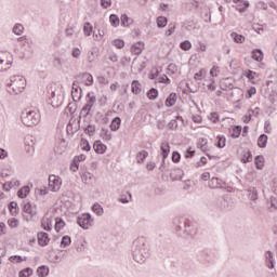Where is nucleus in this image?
Instances as JSON below:
<instances>
[{
  "label": "nucleus",
  "instance_id": "f257e3e1",
  "mask_svg": "<svg viewBox=\"0 0 277 277\" xmlns=\"http://www.w3.org/2000/svg\"><path fill=\"white\" fill-rule=\"evenodd\" d=\"M132 254L133 260L140 265L146 263V260L150 256V247H148V242L144 236L136 238L132 242Z\"/></svg>",
  "mask_w": 277,
  "mask_h": 277
},
{
  "label": "nucleus",
  "instance_id": "f03ea898",
  "mask_svg": "<svg viewBox=\"0 0 277 277\" xmlns=\"http://www.w3.org/2000/svg\"><path fill=\"white\" fill-rule=\"evenodd\" d=\"M175 226V232L177 233L179 237H194L198 233L196 225L193 224L189 219L186 217H179L173 221Z\"/></svg>",
  "mask_w": 277,
  "mask_h": 277
},
{
  "label": "nucleus",
  "instance_id": "7ed1b4c3",
  "mask_svg": "<svg viewBox=\"0 0 277 277\" xmlns=\"http://www.w3.org/2000/svg\"><path fill=\"white\" fill-rule=\"evenodd\" d=\"M27 85V80L23 76H12L8 83L9 94H22Z\"/></svg>",
  "mask_w": 277,
  "mask_h": 277
},
{
  "label": "nucleus",
  "instance_id": "20e7f679",
  "mask_svg": "<svg viewBox=\"0 0 277 277\" xmlns=\"http://www.w3.org/2000/svg\"><path fill=\"white\" fill-rule=\"evenodd\" d=\"M21 120L25 127H36L40 123V113L26 109L22 111Z\"/></svg>",
  "mask_w": 277,
  "mask_h": 277
},
{
  "label": "nucleus",
  "instance_id": "39448f33",
  "mask_svg": "<svg viewBox=\"0 0 277 277\" xmlns=\"http://www.w3.org/2000/svg\"><path fill=\"white\" fill-rule=\"evenodd\" d=\"M22 211L24 213L23 219L26 222H38V211L34 209L31 201L24 203Z\"/></svg>",
  "mask_w": 277,
  "mask_h": 277
},
{
  "label": "nucleus",
  "instance_id": "423d86ee",
  "mask_svg": "<svg viewBox=\"0 0 277 277\" xmlns=\"http://www.w3.org/2000/svg\"><path fill=\"white\" fill-rule=\"evenodd\" d=\"M77 224L83 230H89L94 226V217L90 213H82L81 215L77 216Z\"/></svg>",
  "mask_w": 277,
  "mask_h": 277
},
{
  "label": "nucleus",
  "instance_id": "0eeeda50",
  "mask_svg": "<svg viewBox=\"0 0 277 277\" xmlns=\"http://www.w3.org/2000/svg\"><path fill=\"white\" fill-rule=\"evenodd\" d=\"M48 187L50 192H60V189H62V177L57 175H50Z\"/></svg>",
  "mask_w": 277,
  "mask_h": 277
},
{
  "label": "nucleus",
  "instance_id": "6e6552de",
  "mask_svg": "<svg viewBox=\"0 0 277 277\" xmlns=\"http://www.w3.org/2000/svg\"><path fill=\"white\" fill-rule=\"evenodd\" d=\"M75 79H79L87 87L94 85V77L88 71L78 74Z\"/></svg>",
  "mask_w": 277,
  "mask_h": 277
},
{
  "label": "nucleus",
  "instance_id": "1a4fd4ad",
  "mask_svg": "<svg viewBox=\"0 0 277 277\" xmlns=\"http://www.w3.org/2000/svg\"><path fill=\"white\" fill-rule=\"evenodd\" d=\"M225 186H226V182L215 176L210 179L208 183V187H210V189H224Z\"/></svg>",
  "mask_w": 277,
  "mask_h": 277
},
{
  "label": "nucleus",
  "instance_id": "9d476101",
  "mask_svg": "<svg viewBox=\"0 0 277 277\" xmlns=\"http://www.w3.org/2000/svg\"><path fill=\"white\" fill-rule=\"evenodd\" d=\"M37 241L41 248H47V246H49V242L51 241V238L49 237V234L47 232H39L37 234Z\"/></svg>",
  "mask_w": 277,
  "mask_h": 277
},
{
  "label": "nucleus",
  "instance_id": "9b49d317",
  "mask_svg": "<svg viewBox=\"0 0 277 277\" xmlns=\"http://www.w3.org/2000/svg\"><path fill=\"white\" fill-rule=\"evenodd\" d=\"M85 101L87 103L82 108L87 109L88 111H92V107H94L96 103V95L94 94V92H89L85 96Z\"/></svg>",
  "mask_w": 277,
  "mask_h": 277
},
{
  "label": "nucleus",
  "instance_id": "f8f14e48",
  "mask_svg": "<svg viewBox=\"0 0 277 277\" xmlns=\"http://www.w3.org/2000/svg\"><path fill=\"white\" fill-rule=\"evenodd\" d=\"M234 83H235V79H233V78H224L221 81V83H220V88L224 92H228V90H233L235 88Z\"/></svg>",
  "mask_w": 277,
  "mask_h": 277
},
{
  "label": "nucleus",
  "instance_id": "ddd939ff",
  "mask_svg": "<svg viewBox=\"0 0 277 277\" xmlns=\"http://www.w3.org/2000/svg\"><path fill=\"white\" fill-rule=\"evenodd\" d=\"M93 149L96 155H105L107 153V145H105L101 140L93 143Z\"/></svg>",
  "mask_w": 277,
  "mask_h": 277
},
{
  "label": "nucleus",
  "instance_id": "4468645a",
  "mask_svg": "<svg viewBox=\"0 0 277 277\" xmlns=\"http://www.w3.org/2000/svg\"><path fill=\"white\" fill-rule=\"evenodd\" d=\"M265 265L268 269H274L276 267V260L274 259V253L272 251L265 252Z\"/></svg>",
  "mask_w": 277,
  "mask_h": 277
},
{
  "label": "nucleus",
  "instance_id": "2eb2a0df",
  "mask_svg": "<svg viewBox=\"0 0 277 277\" xmlns=\"http://www.w3.org/2000/svg\"><path fill=\"white\" fill-rule=\"evenodd\" d=\"M216 206L221 211H230V202L228 201V197H220L216 201Z\"/></svg>",
  "mask_w": 277,
  "mask_h": 277
},
{
  "label": "nucleus",
  "instance_id": "dca6fc26",
  "mask_svg": "<svg viewBox=\"0 0 277 277\" xmlns=\"http://www.w3.org/2000/svg\"><path fill=\"white\" fill-rule=\"evenodd\" d=\"M41 228L47 233H51V230H53V219H49L44 216L41 220Z\"/></svg>",
  "mask_w": 277,
  "mask_h": 277
},
{
  "label": "nucleus",
  "instance_id": "f3484780",
  "mask_svg": "<svg viewBox=\"0 0 277 277\" xmlns=\"http://www.w3.org/2000/svg\"><path fill=\"white\" fill-rule=\"evenodd\" d=\"M233 3H242L236 6L237 12H240V14H243V12H246L248 8H250V2L248 0H233Z\"/></svg>",
  "mask_w": 277,
  "mask_h": 277
},
{
  "label": "nucleus",
  "instance_id": "a211bd4d",
  "mask_svg": "<svg viewBox=\"0 0 277 277\" xmlns=\"http://www.w3.org/2000/svg\"><path fill=\"white\" fill-rule=\"evenodd\" d=\"M184 174L183 169H173L170 173V179L171 181H183Z\"/></svg>",
  "mask_w": 277,
  "mask_h": 277
},
{
  "label": "nucleus",
  "instance_id": "6ab92c4d",
  "mask_svg": "<svg viewBox=\"0 0 277 277\" xmlns=\"http://www.w3.org/2000/svg\"><path fill=\"white\" fill-rule=\"evenodd\" d=\"M8 209L10 211V215H12L13 217H16V215H18L21 208H18V202L16 201H11L8 203Z\"/></svg>",
  "mask_w": 277,
  "mask_h": 277
},
{
  "label": "nucleus",
  "instance_id": "aec40b11",
  "mask_svg": "<svg viewBox=\"0 0 277 277\" xmlns=\"http://www.w3.org/2000/svg\"><path fill=\"white\" fill-rule=\"evenodd\" d=\"M228 131L233 140H238V137H241V131H242L241 126H233L232 128L228 129Z\"/></svg>",
  "mask_w": 277,
  "mask_h": 277
},
{
  "label": "nucleus",
  "instance_id": "412c9836",
  "mask_svg": "<svg viewBox=\"0 0 277 277\" xmlns=\"http://www.w3.org/2000/svg\"><path fill=\"white\" fill-rule=\"evenodd\" d=\"M160 155L163 159H168L170 155V143L168 141H163L160 145Z\"/></svg>",
  "mask_w": 277,
  "mask_h": 277
},
{
  "label": "nucleus",
  "instance_id": "4be33fe9",
  "mask_svg": "<svg viewBox=\"0 0 277 277\" xmlns=\"http://www.w3.org/2000/svg\"><path fill=\"white\" fill-rule=\"evenodd\" d=\"M176 101H179V96L176 95V93L172 92L166 98L164 105L166 107H174V105H176Z\"/></svg>",
  "mask_w": 277,
  "mask_h": 277
},
{
  "label": "nucleus",
  "instance_id": "5701e85b",
  "mask_svg": "<svg viewBox=\"0 0 277 277\" xmlns=\"http://www.w3.org/2000/svg\"><path fill=\"white\" fill-rule=\"evenodd\" d=\"M209 141L206 138V137H200L198 141H197V148H200V150L202 153H209Z\"/></svg>",
  "mask_w": 277,
  "mask_h": 277
},
{
  "label": "nucleus",
  "instance_id": "b1692460",
  "mask_svg": "<svg viewBox=\"0 0 277 277\" xmlns=\"http://www.w3.org/2000/svg\"><path fill=\"white\" fill-rule=\"evenodd\" d=\"M142 51H144V42L142 41H138L131 47V53H133V55H142Z\"/></svg>",
  "mask_w": 277,
  "mask_h": 277
},
{
  "label": "nucleus",
  "instance_id": "393cba45",
  "mask_svg": "<svg viewBox=\"0 0 277 277\" xmlns=\"http://www.w3.org/2000/svg\"><path fill=\"white\" fill-rule=\"evenodd\" d=\"M28 194H31V188L29 187V185H25L17 190V198L24 200V198H27Z\"/></svg>",
  "mask_w": 277,
  "mask_h": 277
},
{
  "label": "nucleus",
  "instance_id": "a878e982",
  "mask_svg": "<svg viewBox=\"0 0 277 277\" xmlns=\"http://www.w3.org/2000/svg\"><path fill=\"white\" fill-rule=\"evenodd\" d=\"M254 166L256 170H263V168H265V157L263 155L255 156Z\"/></svg>",
  "mask_w": 277,
  "mask_h": 277
},
{
  "label": "nucleus",
  "instance_id": "bb28decb",
  "mask_svg": "<svg viewBox=\"0 0 277 277\" xmlns=\"http://www.w3.org/2000/svg\"><path fill=\"white\" fill-rule=\"evenodd\" d=\"M251 57L254 60V62H261L263 57H265V54L261 49H253L251 51Z\"/></svg>",
  "mask_w": 277,
  "mask_h": 277
},
{
  "label": "nucleus",
  "instance_id": "cd10ccee",
  "mask_svg": "<svg viewBox=\"0 0 277 277\" xmlns=\"http://www.w3.org/2000/svg\"><path fill=\"white\" fill-rule=\"evenodd\" d=\"M121 124H122V119H120V117L113 118L109 124L110 131H114V132L118 131Z\"/></svg>",
  "mask_w": 277,
  "mask_h": 277
},
{
  "label": "nucleus",
  "instance_id": "c85d7f7f",
  "mask_svg": "<svg viewBox=\"0 0 277 277\" xmlns=\"http://www.w3.org/2000/svg\"><path fill=\"white\" fill-rule=\"evenodd\" d=\"M243 76L247 77V79L250 81V83H256V77H259V74L256 71H253L251 69H248L243 72Z\"/></svg>",
  "mask_w": 277,
  "mask_h": 277
},
{
  "label": "nucleus",
  "instance_id": "c756f323",
  "mask_svg": "<svg viewBox=\"0 0 277 277\" xmlns=\"http://www.w3.org/2000/svg\"><path fill=\"white\" fill-rule=\"evenodd\" d=\"M146 96L149 101H157V98H159V90L156 88H150L147 91Z\"/></svg>",
  "mask_w": 277,
  "mask_h": 277
},
{
  "label": "nucleus",
  "instance_id": "7c9ffc66",
  "mask_svg": "<svg viewBox=\"0 0 277 277\" xmlns=\"http://www.w3.org/2000/svg\"><path fill=\"white\" fill-rule=\"evenodd\" d=\"M241 155V163H250L252 161V151L250 149L243 150Z\"/></svg>",
  "mask_w": 277,
  "mask_h": 277
},
{
  "label": "nucleus",
  "instance_id": "2f4dec72",
  "mask_svg": "<svg viewBox=\"0 0 277 277\" xmlns=\"http://www.w3.org/2000/svg\"><path fill=\"white\" fill-rule=\"evenodd\" d=\"M269 140V136L267 134H261L258 137V146L259 148H267V141Z\"/></svg>",
  "mask_w": 277,
  "mask_h": 277
},
{
  "label": "nucleus",
  "instance_id": "473e14b6",
  "mask_svg": "<svg viewBox=\"0 0 277 277\" xmlns=\"http://www.w3.org/2000/svg\"><path fill=\"white\" fill-rule=\"evenodd\" d=\"M100 137H102V140H103L104 142H111L113 135H111V133L109 132L108 129L102 128V129H101V133H100Z\"/></svg>",
  "mask_w": 277,
  "mask_h": 277
},
{
  "label": "nucleus",
  "instance_id": "72a5a7b5",
  "mask_svg": "<svg viewBox=\"0 0 277 277\" xmlns=\"http://www.w3.org/2000/svg\"><path fill=\"white\" fill-rule=\"evenodd\" d=\"M132 94H142V83H140L137 80H133L131 84Z\"/></svg>",
  "mask_w": 277,
  "mask_h": 277
},
{
  "label": "nucleus",
  "instance_id": "f704fd0d",
  "mask_svg": "<svg viewBox=\"0 0 277 277\" xmlns=\"http://www.w3.org/2000/svg\"><path fill=\"white\" fill-rule=\"evenodd\" d=\"M53 100L50 102V105H52V107H54L55 109H57V107H62L63 103H64V97H62V95H57L56 97L53 96Z\"/></svg>",
  "mask_w": 277,
  "mask_h": 277
},
{
  "label": "nucleus",
  "instance_id": "c9c22d12",
  "mask_svg": "<svg viewBox=\"0 0 277 277\" xmlns=\"http://www.w3.org/2000/svg\"><path fill=\"white\" fill-rule=\"evenodd\" d=\"M49 272H51V269L49 268V266L47 265H41L37 268V276L38 277H47L49 276Z\"/></svg>",
  "mask_w": 277,
  "mask_h": 277
},
{
  "label": "nucleus",
  "instance_id": "e433bc0d",
  "mask_svg": "<svg viewBox=\"0 0 277 277\" xmlns=\"http://www.w3.org/2000/svg\"><path fill=\"white\" fill-rule=\"evenodd\" d=\"M230 38H233L236 44H243L246 42V37L243 35H239L237 32H232Z\"/></svg>",
  "mask_w": 277,
  "mask_h": 277
},
{
  "label": "nucleus",
  "instance_id": "4c0bfd02",
  "mask_svg": "<svg viewBox=\"0 0 277 277\" xmlns=\"http://www.w3.org/2000/svg\"><path fill=\"white\" fill-rule=\"evenodd\" d=\"M248 196L249 199L252 200L253 202L259 200V190L256 189V187H250L248 189Z\"/></svg>",
  "mask_w": 277,
  "mask_h": 277
},
{
  "label": "nucleus",
  "instance_id": "58836bf2",
  "mask_svg": "<svg viewBox=\"0 0 277 277\" xmlns=\"http://www.w3.org/2000/svg\"><path fill=\"white\" fill-rule=\"evenodd\" d=\"M214 146H216V148H226V136L217 135Z\"/></svg>",
  "mask_w": 277,
  "mask_h": 277
},
{
  "label": "nucleus",
  "instance_id": "ea45409f",
  "mask_svg": "<svg viewBox=\"0 0 277 277\" xmlns=\"http://www.w3.org/2000/svg\"><path fill=\"white\" fill-rule=\"evenodd\" d=\"M64 226H66V222L64 221V219L57 216L55 219V225H54L55 232L60 233V230H62V228H64Z\"/></svg>",
  "mask_w": 277,
  "mask_h": 277
},
{
  "label": "nucleus",
  "instance_id": "a19ab883",
  "mask_svg": "<svg viewBox=\"0 0 277 277\" xmlns=\"http://www.w3.org/2000/svg\"><path fill=\"white\" fill-rule=\"evenodd\" d=\"M121 21V27H131V23H133V19L127 15V13L122 14L120 17Z\"/></svg>",
  "mask_w": 277,
  "mask_h": 277
},
{
  "label": "nucleus",
  "instance_id": "79ce46f5",
  "mask_svg": "<svg viewBox=\"0 0 277 277\" xmlns=\"http://www.w3.org/2000/svg\"><path fill=\"white\" fill-rule=\"evenodd\" d=\"M91 209H92L93 213H95V215H98V216H101V215H103V213H105V209H103V206H101V203H98V202L93 203Z\"/></svg>",
  "mask_w": 277,
  "mask_h": 277
},
{
  "label": "nucleus",
  "instance_id": "37998d69",
  "mask_svg": "<svg viewBox=\"0 0 277 277\" xmlns=\"http://www.w3.org/2000/svg\"><path fill=\"white\" fill-rule=\"evenodd\" d=\"M147 157H148V153L145 149L138 151L136 154V163H144Z\"/></svg>",
  "mask_w": 277,
  "mask_h": 277
},
{
  "label": "nucleus",
  "instance_id": "c03bdc74",
  "mask_svg": "<svg viewBox=\"0 0 277 277\" xmlns=\"http://www.w3.org/2000/svg\"><path fill=\"white\" fill-rule=\"evenodd\" d=\"M83 132L85 133V135H89V137H92L94 136V133H96V126L88 124L83 128Z\"/></svg>",
  "mask_w": 277,
  "mask_h": 277
},
{
  "label": "nucleus",
  "instance_id": "a18cd8bd",
  "mask_svg": "<svg viewBox=\"0 0 277 277\" xmlns=\"http://www.w3.org/2000/svg\"><path fill=\"white\" fill-rule=\"evenodd\" d=\"M157 23V27L159 29H163V27H166L168 25V17L166 16H158L156 19Z\"/></svg>",
  "mask_w": 277,
  "mask_h": 277
},
{
  "label": "nucleus",
  "instance_id": "49530a36",
  "mask_svg": "<svg viewBox=\"0 0 277 277\" xmlns=\"http://www.w3.org/2000/svg\"><path fill=\"white\" fill-rule=\"evenodd\" d=\"M92 31H94V27L92 26V24L90 22L84 23L83 25V34L87 37L92 36Z\"/></svg>",
  "mask_w": 277,
  "mask_h": 277
},
{
  "label": "nucleus",
  "instance_id": "de8ad7c7",
  "mask_svg": "<svg viewBox=\"0 0 277 277\" xmlns=\"http://www.w3.org/2000/svg\"><path fill=\"white\" fill-rule=\"evenodd\" d=\"M80 146L85 153H90V150H92V145H90V141L87 138H81Z\"/></svg>",
  "mask_w": 277,
  "mask_h": 277
},
{
  "label": "nucleus",
  "instance_id": "09e8293b",
  "mask_svg": "<svg viewBox=\"0 0 277 277\" xmlns=\"http://www.w3.org/2000/svg\"><path fill=\"white\" fill-rule=\"evenodd\" d=\"M27 140H29V137L25 138V150L28 155H32V153L36 150V148L34 147V141L30 140L31 144H29Z\"/></svg>",
  "mask_w": 277,
  "mask_h": 277
},
{
  "label": "nucleus",
  "instance_id": "8fccbe9b",
  "mask_svg": "<svg viewBox=\"0 0 277 277\" xmlns=\"http://www.w3.org/2000/svg\"><path fill=\"white\" fill-rule=\"evenodd\" d=\"M34 275V268L26 267L18 273V277H30Z\"/></svg>",
  "mask_w": 277,
  "mask_h": 277
},
{
  "label": "nucleus",
  "instance_id": "3c124183",
  "mask_svg": "<svg viewBox=\"0 0 277 277\" xmlns=\"http://www.w3.org/2000/svg\"><path fill=\"white\" fill-rule=\"evenodd\" d=\"M109 23L111 27H118L120 25V17L117 14H110Z\"/></svg>",
  "mask_w": 277,
  "mask_h": 277
},
{
  "label": "nucleus",
  "instance_id": "603ef678",
  "mask_svg": "<svg viewBox=\"0 0 277 277\" xmlns=\"http://www.w3.org/2000/svg\"><path fill=\"white\" fill-rule=\"evenodd\" d=\"M90 116V110L81 108L80 115L78 116V127L81 128V118H88Z\"/></svg>",
  "mask_w": 277,
  "mask_h": 277
},
{
  "label": "nucleus",
  "instance_id": "864d4df0",
  "mask_svg": "<svg viewBox=\"0 0 277 277\" xmlns=\"http://www.w3.org/2000/svg\"><path fill=\"white\" fill-rule=\"evenodd\" d=\"M131 198H133L132 195L129 192H127L126 194L120 195L119 202H121L122 205H127L129 203Z\"/></svg>",
  "mask_w": 277,
  "mask_h": 277
},
{
  "label": "nucleus",
  "instance_id": "5fc2aeb1",
  "mask_svg": "<svg viewBox=\"0 0 277 277\" xmlns=\"http://www.w3.org/2000/svg\"><path fill=\"white\" fill-rule=\"evenodd\" d=\"M70 243H72L70 236L66 235V236L62 237L61 248H68V246H70Z\"/></svg>",
  "mask_w": 277,
  "mask_h": 277
},
{
  "label": "nucleus",
  "instance_id": "6e6d98bb",
  "mask_svg": "<svg viewBox=\"0 0 277 277\" xmlns=\"http://www.w3.org/2000/svg\"><path fill=\"white\" fill-rule=\"evenodd\" d=\"M69 111L70 116H75V111H77V102L72 103L70 102L66 108H65V111Z\"/></svg>",
  "mask_w": 277,
  "mask_h": 277
},
{
  "label": "nucleus",
  "instance_id": "4d7b16f0",
  "mask_svg": "<svg viewBox=\"0 0 277 277\" xmlns=\"http://www.w3.org/2000/svg\"><path fill=\"white\" fill-rule=\"evenodd\" d=\"M180 49L182 51H190L192 50V41L184 40L180 43Z\"/></svg>",
  "mask_w": 277,
  "mask_h": 277
},
{
  "label": "nucleus",
  "instance_id": "13d9d810",
  "mask_svg": "<svg viewBox=\"0 0 277 277\" xmlns=\"http://www.w3.org/2000/svg\"><path fill=\"white\" fill-rule=\"evenodd\" d=\"M208 120L213 122V124H217V122H220V115L216 111L210 113Z\"/></svg>",
  "mask_w": 277,
  "mask_h": 277
},
{
  "label": "nucleus",
  "instance_id": "bf43d9fd",
  "mask_svg": "<svg viewBox=\"0 0 277 277\" xmlns=\"http://www.w3.org/2000/svg\"><path fill=\"white\" fill-rule=\"evenodd\" d=\"M23 31H25V27H23L22 24H15L13 27V34H15V36H21L23 34Z\"/></svg>",
  "mask_w": 277,
  "mask_h": 277
},
{
  "label": "nucleus",
  "instance_id": "052dcab7",
  "mask_svg": "<svg viewBox=\"0 0 277 277\" xmlns=\"http://www.w3.org/2000/svg\"><path fill=\"white\" fill-rule=\"evenodd\" d=\"M205 75H207V69L201 68L198 72L194 75L195 81H202V77H205Z\"/></svg>",
  "mask_w": 277,
  "mask_h": 277
},
{
  "label": "nucleus",
  "instance_id": "680f3d73",
  "mask_svg": "<svg viewBox=\"0 0 277 277\" xmlns=\"http://www.w3.org/2000/svg\"><path fill=\"white\" fill-rule=\"evenodd\" d=\"M171 161L173 163H181V153H179L177 150L172 151Z\"/></svg>",
  "mask_w": 277,
  "mask_h": 277
},
{
  "label": "nucleus",
  "instance_id": "e2e57ef3",
  "mask_svg": "<svg viewBox=\"0 0 277 277\" xmlns=\"http://www.w3.org/2000/svg\"><path fill=\"white\" fill-rule=\"evenodd\" d=\"M171 82L172 81L166 74L158 78V83H164L166 85H170Z\"/></svg>",
  "mask_w": 277,
  "mask_h": 277
},
{
  "label": "nucleus",
  "instance_id": "0e129e2a",
  "mask_svg": "<svg viewBox=\"0 0 277 277\" xmlns=\"http://www.w3.org/2000/svg\"><path fill=\"white\" fill-rule=\"evenodd\" d=\"M113 45L116 47V49H124V40L115 39L113 40Z\"/></svg>",
  "mask_w": 277,
  "mask_h": 277
},
{
  "label": "nucleus",
  "instance_id": "69168bd1",
  "mask_svg": "<svg viewBox=\"0 0 277 277\" xmlns=\"http://www.w3.org/2000/svg\"><path fill=\"white\" fill-rule=\"evenodd\" d=\"M8 225L10 228H18V219L12 217L8 220Z\"/></svg>",
  "mask_w": 277,
  "mask_h": 277
},
{
  "label": "nucleus",
  "instance_id": "338daca9",
  "mask_svg": "<svg viewBox=\"0 0 277 277\" xmlns=\"http://www.w3.org/2000/svg\"><path fill=\"white\" fill-rule=\"evenodd\" d=\"M176 31V24L170 23L166 31V36H172Z\"/></svg>",
  "mask_w": 277,
  "mask_h": 277
},
{
  "label": "nucleus",
  "instance_id": "774afa93",
  "mask_svg": "<svg viewBox=\"0 0 277 277\" xmlns=\"http://www.w3.org/2000/svg\"><path fill=\"white\" fill-rule=\"evenodd\" d=\"M269 205H271L269 211H276L277 210V198L271 197Z\"/></svg>",
  "mask_w": 277,
  "mask_h": 277
}]
</instances>
